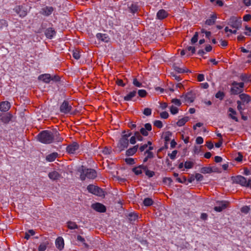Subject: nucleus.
Instances as JSON below:
<instances>
[{"label":"nucleus","instance_id":"obj_38","mask_svg":"<svg viewBox=\"0 0 251 251\" xmlns=\"http://www.w3.org/2000/svg\"><path fill=\"white\" fill-rule=\"evenodd\" d=\"M225 96V93L221 91H218L215 95L216 98L219 99L220 100H223Z\"/></svg>","mask_w":251,"mask_h":251},{"label":"nucleus","instance_id":"obj_22","mask_svg":"<svg viewBox=\"0 0 251 251\" xmlns=\"http://www.w3.org/2000/svg\"><path fill=\"white\" fill-rule=\"evenodd\" d=\"M168 15V13L164 9L159 10L156 14V17L159 20H163Z\"/></svg>","mask_w":251,"mask_h":251},{"label":"nucleus","instance_id":"obj_50","mask_svg":"<svg viewBox=\"0 0 251 251\" xmlns=\"http://www.w3.org/2000/svg\"><path fill=\"white\" fill-rule=\"evenodd\" d=\"M138 94L140 97L144 98L146 96L147 93L145 90H139Z\"/></svg>","mask_w":251,"mask_h":251},{"label":"nucleus","instance_id":"obj_53","mask_svg":"<svg viewBox=\"0 0 251 251\" xmlns=\"http://www.w3.org/2000/svg\"><path fill=\"white\" fill-rule=\"evenodd\" d=\"M47 249V245L45 243H43L40 245L38 248L39 251H45Z\"/></svg>","mask_w":251,"mask_h":251},{"label":"nucleus","instance_id":"obj_26","mask_svg":"<svg viewBox=\"0 0 251 251\" xmlns=\"http://www.w3.org/2000/svg\"><path fill=\"white\" fill-rule=\"evenodd\" d=\"M239 98L242 100V103L244 104V103H249L251 101V98L249 95L246 94H241L239 95Z\"/></svg>","mask_w":251,"mask_h":251},{"label":"nucleus","instance_id":"obj_43","mask_svg":"<svg viewBox=\"0 0 251 251\" xmlns=\"http://www.w3.org/2000/svg\"><path fill=\"white\" fill-rule=\"evenodd\" d=\"M174 70L178 73H184L188 72V71H186L185 70L180 68V67L176 66H174Z\"/></svg>","mask_w":251,"mask_h":251},{"label":"nucleus","instance_id":"obj_46","mask_svg":"<svg viewBox=\"0 0 251 251\" xmlns=\"http://www.w3.org/2000/svg\"><path fill=\"white\" fill-rule=\"evenodd\" d=\"M172 179L171 177H166L163 178V182L168 185H171V183L172 182Z\"/></svg>","mask_w":251,"mask_h":251},{"label":"nucleus","instance_id":"obj_44","mask_svg":"<svg viewBox=\"0 0 251 251\" xmlns=\"http://www.w3.org/2000/svg\"><path fill=\"white\" fill-rule=\"evenodd\" d=\"M194 163L192 161H186L184 163V167L186 169H191L193 168Z\"/></svg>","mask_w":251,"mask_h":251},{"label":"nucleus","instance_id":"obj_29","mask_svg":"<svg viewBox=\"0 0 251 251\" xmlns=\"http://www.w3.org/2000/svg\"><path fill=\"white\" fill-rule=\"evenodd\" d=\"M49 178L52 180H56L60 177V174L56 171H53L48 174Z\"/></svg>","mask_w":251,"mask_h":251},{"label":"nucleus","instance_id":"obj_27","mask_svg":"<svg viewBox=\"0 0 251 251\" xmlns=\"http://www.w3.org/2000/svg\"><path fill=\"white\" fill-rule=\"evenodd\" d=\"M136 94L137 92L136 90L129 92L128 94L124 97V100L130 101L133 100V98L136 96Z\"/></svg>","mask_w":251,"mask_h":251},{"label":"nucleus","instance_id":"obj_48","mask_svg":"<svg viewBox=\"0 0 251 251\" xmlns=\"http://www.w3.org/2000/svg\"><path fill=\"white\" fill-rule=\"evenodd\" d=\"M198 40V33L196 32L194 35L191 39V43L192 44H194L196 43Z\"/></svg>","mask_w":251,"mask_h":251},{"label":"nucleus","instance_id":"obj_37","mask_svg":"<svg viewBox=\"0 0 251 251\" xmlns=\"http://www.w3.org/2000/svg\"><path fill=\"white\" fill-rule=\"evenodd\" d=\"M132 171L134 173V174L136 175H141L142 174V170L141 169H140V168H138V166H137V167H134L132 169Z\"/></svg>","mask_w":251,"mask_h":251},{"label":"nucleus","instance_id":"obj_4","mask_svg":"<svg viewBox=\"0 0 251 251\" xmlns=\"http://www.w3.org/2000/svg\"><path fill=\"white\" fill-rule=\"evenodd\" d=\"M227 25L232 28L239 29L242 25V21L240 17H231L227 22Z\"/></svg>","mask_w":251,"mask_h":251},{"label":"nucleus","instance_id":"obj_54","mask_svg":"<svg viewBox=\"0 0 251 251\" xmlns=\"http://www.w3.org/2000/svg\"><path fill=\"white\" fill-rule=\"evenodd\" d=\"M231 85H237L240 89H243L244 87V82H237L236 81H233Z\"/></svg>","mask_w":251,"mask_h":251},{"label":"nucleus","instance_id":"obj_9","mask_svg":"<svg viewBox=\"0 0 251 251\" xmlns=\"http://www.w3.org/2000/svg\"><path fill=\"white\" fill-rule=\"evenodd\" d=\"M232 180L234 183L239 184L242 186L246 187L247 180L245 177L242 176H237L232 177Z\"/></svg>","mask_w":251,"mask_h":251},{"label":"nucleus","instance_id":"obj_11","mask_svg":"<svg viewBox=\"0 0 251 251\" xmlns=\"http://www.w3.org/2000/svg\"><path fill=\"white\" fill-rule=\"evenodd\" d=\"M79 145L76 142H73L67 147L66 151L69 153L74 154L78 149Z\"/></svg>","mask_w":251,"mask_h":251},{"label":"nucleus","instance_id":"obj_60","mask_svg":"<svg viewBox=\"0 0 251 251\" xmlns=\"http://www.w3.org/2000/svg\"><path fill=\"white\" fill-rule=\"evenodd\" d=\"M140 133L144 136L148 135V131L145 128H141L140 130Z\"/></svg>","mask_w":251,"mask_h":251},{"label":"nucleus","instance_id":"obj_25","mask_svg":"<svg viewBox=\"0 0 251 251\" xmlns=\"http://www.w3.org/2000/svg\"><path fill=\"white\" fill-rule=\"evenodd\" d=\"M55 245L57 249L61 250L64 246L63 239L61 237H58L55 241Z\"/></svg>","mask_w":251,"mask_h":251},{"label":"nucleus","instance_id":"obj_3","mask_svg":"<svg viewBox=\"0 0 251 251\" xmlns=\"http://www.w3.org/2000/svg\"><path fill=\"white\" fill-rule=\"evenodd\" d=\"M129 140L127 139V136L126 135H122L121 138L119 140L117 147L116 151L121 152L124 151L128 146Z\"/></svg>","mask_w":251,"mask_h":251},{"label":"nucleus","instance_id":"obj_61","mask_svg":"<svg viewBox=\"0 0 251 251\" xmlns=\"http://www.w3.org/2000/svg\"><path fill=\"white\" fill-rule=\"evenodd\" d=\"M177 153V151L175 150V151H173L172 153H169L168 155L171 159L174 160L175 159Z\"/></svg>","mask_w":251,"mask_h":251},{"label":"nucleus","instance_id":"obj_21","mask_svg":"<svg viewBox=\"0 0 251 251\" xmlns=\"http://www.w3.org/2000/svg\"><path fill=\"white\" fill-rule=\"evenodd\" d=\"M232 87L230 89V93L231 95H238L243 92V89H240L237 85H232Z\"/></svg>","mask_w":251,"mask_h":251},{"label":"nucleus","instance_id":"obj_35","mask_svg":"<svg viewBox=\"0 0 251 251\" xmlns=\"http://www.w3.org/2000/svg\"><path fill=\"white\" fill-rule=\"evenodd\" d=\"M67 226L68 228L70 229H77L78 226L76 224L75 222L69 221L67 222Z\"/></svg>","mask_w":251,"mask_h":251},{"label":"nucleus","instance_id":"obj_6","mask_svg":"<svg viewBox=\"0 0 251 251\" xmlns=\"http://www.w3.org/2000/svg\"><path fill=\"white\" fill-rule=\"evenodd\" d=\"M72 104L67 100H64L60 106V111L65 114L71 113L72 110Z\"/></svg>","mask_w":251,"mask_h":251},{"label":"nucleus","instance_id":"obj_31","mask_svg":"<svg viewBox=\"0 0 251 251\" xmlns=\"http://www.w3.org/2000/svg\"><path fill=\"white\" fill-rule=\"evenodd\" d=\"M228 112H230V113L229 114V117H230L232 119L235 120L236 122H238V118L234 116L237 114L236 111L232 108L230 107L228 109Z\"/></svg>","mask_w":251,"mask_h":251},{"label":"nucleus","instance_id":"obj_10","mask_svg":"<svg viewBox=\"0 0 251 251\" xmlns=\"http://www.w3.org/2000/svg\"><path fill=\"white\" fill-rule=\"evenodd\" d=\"M12 115L9 112L0 113V120L4 124H8L12 118Z\"/></svg>","mask_w":251,"mask_h":251},{"label":"nucleus","instance_id":"obj_32","mask_svg":"<svg viewBox=\"0 0 251 251\" xmlns=\"http://www.w3.org/2000/svg\"><path fill=\"white\" fill-rule=\"evenodd\" d=\"M214 172L212 168L210 167H203L200 170V172L202 174H210Z\"/></svg>","mask_w":251,"mask_h":251},{"label":"nucleus","instance_id":"obj_12","mask_svg":"<svg viewBox=\"0 0 251 251\" xmlns=\"http://www.w3.org/2000/svg\"><path fill=\"white\" fill-rule=\"evenodd\" d=\"M228 202L226 201H217V205L214 208V210L217 212H221L223 209L226 208Z\"/></svg>","mask_w":251,"mask_h":251},{"label":"nucleus","instance_id":"obj_14","mask_svg":"<svg viewBox=\"0 0 251 251\" xmlns=\"http://www.w3.org/2000/svg\"><path fill=\"white\" fill-rule=\"evenodd\" d=\"M54 10V8L52 6H45L41 9L40 13L46 16H49L51 14Z\"/></svg>","mask_w":251,"mask_h":251},{"label":"nucleus","instance_id":"obj_15","mask_svg":"<svg viewBox=\"0 0 251 251\" xmlns=\"http://www.w3.org/2000/svg\"><path fill=\"white\" fill-rule=\"evenodd\" d=\"M11 104L8 101H3L0 102V110L1 112H7L10 108Z\"/></svg>","mask_w":251,"mask_h":251},{"label":"nucleus","instance_id":"obj_59","mask_svg":"<svg viewBox=\"0 0 251 251\" xmlns=\"http://www.w3.org/2000/svg\"><path fill=\"white\" fill-rule=\"evenodd\" d=\"M60 77L57 75H50V81L52 80L54 82H58L60 81Z\"/></svg>","mask_w":251,"mask_h":251},{"label":"nucleus","instance_id":"obj_13","mask_svg":"<svg viewBox=\"0 0 251 251\" xmlns=\"http://www.w3.org/2000/svg\"><path fill=\"white\" fill-rule=\"evenodd\" d=\"M93 209L99 212H105L106 210V207L100 203H96L92 205Z\"/></svg>","mask_w":251,"mask_h":251},{"label":"nucleus","instance_id":"obj_52","mask_svg":"<svg viewBox=\"0 0 251 251\" xmlns=\"http://www.w3.org/2000/svg\"><path fill=\"white\" fill-rule=\"evenodd\" d=\"M143 114L146 116H149L151 114V109L149 108H146L143 111Z\"/></svg>","mask_w":251,"mask_h":251},{"label":"nucleus","instance_id":"obj_57","mask_svg":"<svg viewBox=\"0 0 251 251\" xmlns=\"http://www.w3.org/2000/svg\"><path fill=\"white\" fill-rule=\"evenodd\" d=\"M195 179L198 181H201L203 180V176L202 175H201V174H199V173H197L195 176Z\"/></svg>","mask_w":251,"mask_h":251},{"label":"nucleus","instance_id":"obj_2","mask_svg":"<svg viewBox=\"0 0 251 251\" xmlns=\"http://www.w3.org/2000/svg\"><path fill=\"white\" fill-rule=\"evenodd\" d=\"M38 140L44 144H50L53 141V133L49 130H43L37 135Z\"/></svg>","mask_w":251,"mask_h":251},{"label":"nucleus","instance_id":"obj_36","mask_svg":"<svg viewBox=\"0 0 251 251\" xmlns=\"http://www.w3.org/2000/svg\"><path fill=\"white\" fill-rule=\"evenodd\" d=\"M153 203V200L150 198H145L143 201V204L146 206H150Z\"/></svg>","mask_w":251,"mask_h":251},{"label":"nucleus","instance_id":"obj_64","mask_svg":"<svg viewBox=\"0 0 251 251\" xmlns=\"http://www.w3.org/2000/svg\"><path fill=\"white\" fill-rule=\"evenodd\" d=\"M172 102L178 106H180L181 104L180 100L177 99H173L172 100Z\"/></svg>","mask_w":251,"mask_h":251},{"label":"nucleus","instance_id":"obj_55","mask_svg":"<svg viewBox=\"0 0 251 251\" xmlns=\"http://www.w3.org/2000/svg\"><path fill=\"white\" fill-rule=\"evenodd\" d=\"M134 135L135 136H136V139L138 140V141H142L143 140V137L142 136L139 132H135Z\"/></svg>","mask_w":251,"mask_h":251},{"label":"nucleus","instance_id":"obj_39","mask_svg":"<svg viewBox=\"0 0 251 251\" xmlns=\"http://www.w3.org/2000/svg\"><path fill=\"white\" fill-rule=\"evenodd\" d=\"M172 135V133L169 131H166L164 133V139L166 142L169 141L171 140V136Z\"/></svg>","mask_w":251,"mask_h":251},{"label":"nucleus","instance_id":"obj_56","mask_svg":"<svg viewBox=\"0 0 251 251\" xmlns=\"http://www.w3.org/2000/svg\"><path fill=\"white\" fill-rule=\"evenodd\" d=\"M186 50L187 51H191L192 54L195 53L196 52V49L194 47L188 46L186 48Z\"/></svg>","mask_w":251,"mask_h":251},{"label":"nucleus","instance_id":"obj_8","mask_svg":"<svg viewBox=\"0 0 251 251\" xmlns=\"http://www.w3.org/2000/svg\"><path fill=\"white\" fill-rule=\"evenodd\" d=\"M14 10L20 17L23 18L27 15L26 8L24 5H17Z\"/></svg>","mask_w":251,"mask_h":251},{"label":"nucleus","instance_id":"obj_30","mask_svg":"<svg viewBox=\"0 0 251 251\" xmlns=\"http://www.w3.org/2000/svg\"><path fill=\"white\" fill-rule=\"evenodd\" d=\"M53 141L57 142H61L63 140V138L60 136V133L55 130L53 133Z\"/></svg>","mask_w":251,"mask_h":251},{"label":"nucleus","instance_id":"obj_42","mask_svg":"<svg viewBox=\"0 0 251 251\" xmlns=\"http://www.w3.org/2000/svg\"><path fill=\"white\" fill-rule=\"evenodd\" d=\"M73 56L76 60L79 59L80 57L79 51L77 50H73Z\"/></svg>","mask_w":251,"mask_h":251},{"label":"nucleus","instance_id":"obj_49","mask_svg":"<svg viewBox=\"0 0 251 251\" xmlns=\"http://www.w3.org/2000/svg\"><path fill=\"white\" fill-rule=\"evenodd\" d=\"M178 109L176 107L172 105L170 107V112L172 114L175 115L178 113Z\"/></svg>","mask_w":251,"mask_h":251},{"label":"nucleus","instance_id":"obj_20","mask_svg":"<svg viewBox=\"0 0 251 251\" xmlns=\"http://www.w3.org/2000/svg\"><path fill=\"white\" fill-rule=\"evenodd\" d=\"M217 19V15L213 14L210 15V18L207 19L205 22V24L208 25H212L215 24Z\"/></svg>","mask_w":251,"mask_h":251},{"label":"nucleus","instance_id":"obj_1","mask_svg":"<svg viewBox=\"0 0 251 251\" xmlns=\"http://www.w3.org/2000/svg\"><path fill=\"white\" fill-rule=\"evenodd\" d=\"M77 171L80 173V178L81 180H85L86 178L94 179L97 177L96 171L92 169L86 168L82 165L77 169Z\"/></svg>","mask_w":251,"mask_h":251},{"label":"nucleus","instance_id":"obj_45","mask_svg":"<svg viewBox=\"0 0 251 251\" xmlns=\"http://www.w3.org/2000/svg\"><path fill=\"white\" fill-rule=\"evenodd\" d=\"M153 125L154 126L157 127L158 128H161L163 126L162 123L161 121L156 120L153 122Z\"/></svg>","mask_w":251,"mask_h":251},{"label":"nucleus","instance_id":"obj_62","mask_svg":"<svg viewBox=\"0 0 251 251\" xmlns=\"http://www.w3.org/2000/svg\"><path fill=\"white\" fill-rule=\"evenodd\" d=\"M145 174L149 177H152L155 175V173L153 171H151L149 170L148 171H146Z\"/></svg>","mask_w":251,"mask_h":251},{"label":"nucleus","instance_id":"obj_47","mask_svg":"<svg viewBox=\"0 0 251 251\" xmlns=\"http://www.w3.org/2000/svg\"><path fill=\"white\" fill-rule=\"evenodd\" d=\"M237 109L240 111V114L241 115H242V113H243V110H244V108L242 107V106H241L242 104V102L240 100H238L237 101Z\"/></svg>","mask_w":251,"mask_h":251},{"label":"nucleus","instance_id":"obj_34","mask_svg":"<svg viewBox=\"0 0 251 251\" xmlns=\"http://www.w3.org/2000/svg\"><path fill=\"white\" fill-rule=\"evenodd\" d=\"M240 78L244 81H249L251 80V75H249L247 74H242L240 76Z\"/></svg>","mask_w":251,"mask_h":251},{"label":"nucleus","instance_id":"obj_19","mask_svg":"<svg viewBox=\"0 0 251 251\" xmlns=\"http://www.w3.org/2000/svg\"><path fill=\"white\" fill-rule=\"evenodd\" d=\"M139 145H137L132 147V148L128 149L126 151V155L127 156H130L134 155L137 151Z\"/></svg>","mask_w":251,"mask_h":251},{"label":"nucleus","instance_id":"obj_24","mask_svg":"<svg viewBox=\"0 0 251 251\" xmlns=\"http://www.w3.org/2000/svg\"><path fill=\"white\" fill-rule=\"evenodd\" d=\"M97 38L101 41L107 43L109 40V38L106 34L97 33L96 35Z\"/></svg>","mask_w":251,"mask_h":251},{"label":"nucleus","instance_id":"obj_5","mask_svg":"<svg viewBox=\"0 0 251 251\" xmlns=\"http://www.w3.org/2000/svg\"><path fill=\"white\" fill-rule=\"evenodd\" d=\"M87 190L89 192L99 197L104 196V191L98 186L90 184L87 186Z\"/></svg>","mask_w":251,"mask_h":251},{"label":"nucleus","instance_id":"obj_7","mask_svg":"<svg viewBox=\"0 0 251 251\" xmlns=\"http://www.w3.org/2000/svg\"><path fill=\"white\" fill-rule=\"evenodd\" d=\"M140 10V8L137 2H132L130 4H128L127 11L132 15L134 16L135 14L137 15Z\"/></svg>","mask_w":251,"mask_h":251},{"label":"nucleus","instance_id":"obj_18","mask_svg":"<svg viewBox=\"0 0 251 251\" xmlns=\"http://www.w3.org/2000/svg\"><path fill=\"white\" fill-rule=\"evenodd\" d=\"M195 99V95L192 91L187 93L185 96V100L188 102H193Z\"/></svg>","mask_w":251,"mask_h":251},{"label":"nucleus","instance_id":"obj_63","mask_svg":"<svg viewBox=\"0 0 251 251\" xmlns=\"http://www.w3.org/2000/svg\"><path fill=\"white\" fill-rule=\"evenodd\" d=\"M133 84L136 87H141L142 83L138 81L136 78H134L133 80Z\"/></svg>","mask_w":251,"mask_h":251},{"label":"nucleus","instance_id":"obj_40","mask_svg":"<svg viewBox=\"0 0 251 251\" xmlns=\"http://www.w3.org/2000/svg\"><path fill=\"white\" fill-rule=\"evenodd\" d=\"M126 163L128 165H133L135 164V160L132 158H127L125 159Z\"/></svg>","mask_w":251,"mask_h":251},{"label":"nucleus","instance_id":"obj_33","mask_svg":"<svg viewBox=\"0 0 251 251\" xmlns=\"http://www.w3.org/2000/svg\"><path fill=\"white\" fill-rule=\"evenodd\" d=\"M189 120V118L188 117H184L182 119L179 120L176 123V125L178 126H181L185 125V124L188 122Z\"/></svg>","mask_w":251,"mask_h":251},{"label":"nucleus","instance_id":"obj_17","mask_svg":"<svg viewBox=\"0 0 251 251\" xmlns=\"http://www.w3.org/2000/svg\"><path fill=\"white\" fill-rule=\"evenodd\" d=\"M39 80L43 81L46 83H49L50 81V75L49 74H45L40 75L38 76Z\"/></svg>","mask_w":251,"mask_h":251},{"label":"nucleus","instance_id":"obj_51","mask_svg":"<svg viewBox=\"0 0 251 251\" xmlns=\"http://www.w3.org/2000/svg\"><path fill=\"white\" fill-rule=\"evenodd\" d=\"M144 154H147V156L149 159H151L154 157L153 153L152 152H151V151H149V150H146L145 151V152H144Z\"/></svg>","mask_w":251,"mask_h":251},{"label":"nucleus","instance_id":"obj_58","mask_svg":"<svg viewBox=\"0 0 251 251\" xmlns=\"http://www.w3.org/2000/svg\"><path fill=\"white\" fill-rule=\"evenodd\" d=\"M7 26V23L4 20H0V29Z\"/></svg>","mask_w":251,"mask_h":251},{"label":"nucleus","instance_id":"obj_16","mask_svg":"<svg viewBox=\"0 0 251 251\" xmlns=\"http://www.w3.org/2000/svg\"><path fill=\"white\" fill-rule=\"evenodd\" d=\"M45 34L47 38L52 39L56 34V31L53 28L49 27L46 30Z\"/></svg>","mask_w":251,"mask_h":251},{"label":"nucleus","instance_id":"obj_23","mask_svg":"<svg viewBox=\"0 0 251 251\" xmlns=\"http://www.w3.org/2000/svg\"><path fill=\"white\" fill-rule=\"evenodd\" d=\"M58 156L59 154L57 152H54L47 155L46 157V159L48 162H53Z\"/></svg>","mask_w":251,"mask_h":251},{"label":"nucleus","instance_id":"obj_41","mask_svg":"<svg viewBox=\"0 0 251 251\" xmlns=\"http://www.w3.org/2000/svg\"><path fill=\"white\" fill-rule=\"evenodd\" d=\"M77 241L82 242L86 248H88L89 245L85 243V240L83 237H82L80 235H78L77 236Z\"/></svg>","mask_w":251,"mask_h":251},{"label":"nucleus","instance_id":"obj_28","mask_svg":"<svg viewBox=\"0 0 251 251\" xmlns=\"http://www.w3.org/2000/svg\"><path fill=\"white\" fill-rule=\"evenodd\" d=\"M127 217L128 220L131 223H133L138 218V214L134 212H131L129 213Z\"/></svg>","mask_w":251,"mask_h":251}]
</instances>
